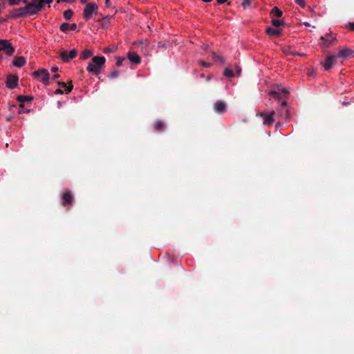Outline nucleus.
<instances>
[{"label":"nucleus","mask_w":354,"mask_h":354,"mask_svg":"<svg viewBox=\"0 0 354 354\" xmlns=\"http://www.w3.org/2000/svg\"><path fill=\"white\" fill-rule=\"evenodd\" d=\"M266 32L270 37H279L281 35V30L274 29L271 27L267 28L266 30Z\"/></svg>","instance_id":"18"},{"label":"nucleus","mask_w":354,"mask_h":354,"mask_svg":"<svg viewBox=\"0 0 354 354\" xmlns=\"http://www.w3.org/2000/svg\"><path fill=\"white\" fill-rule=\"evenodd\" d=\"M223 75L228 77H234V73L232 71V69L229 68H226L225 69V71H223Z\"/></svg>","instance_id":"29"},{"label":"nucleus","mask_w":354,"mask_h":354,"mask_svg":"<svg viewBox=\"0 0 354 354\" xmlns=\"http://www.w3.org/2000/svg\"><path fill=\"white\" fill-rule=\"evenodd\" d=\"M153 127L155 131L158 132H162L165 130V124L161 120H156L153 123Z\"/></svg>","instance_id":"19"},{"label":"nucleus","mask_w":354,"mask_h":354,"mask_svg":"<svg viewBox=\"0 0 354 354\" xmlns=\"http://www.w3.org/2000/svg\"><path fill=\"white\" fill-rule=\"evenodd\" d=\"M20 2H23V3H24V4H26V5L28 4V1H27V0H20Z\"/></svg>","instance_id":"47"},{"label":"nucleus","mask_w":354,"mask_h":354,"mask_svg":"<svg viewBox=\"0 0 354 354\" xmlns=\"http://www.w3.org/2000/svg\"><path fill=\"white\" fill-rule=\"evenodd\" d=\"M77 51L75 49L68 53L66 50H59V58L64 63H68L77 57Z\"/></svg>","instance_id":"5"},{"label":"nucleus","mask_w":354,"mask_h":354,"mask_svg":"<svg viewBox=\"0 0 354 354\" xmlns=\"http://www.w3.org/2000/svg\"><path fill=\"white\" fill-rule=\"evenodd\" d=\"M32 75L35 79L41 83H44V68H40L33 72Z\"/></svg>","instance_id":"20"},{"label":"nucleus","mask_w":354,"mask_h":354,"mask_svg":"<svg viewBox=\"0 0 354 354\" xmlns=\"http://www.w3.org/2000/svg\"><path fill=\"white\" fill-rule=\"evenodd\" d=\"M91 55H92V52L91 50H83L82 54H80V59H88L89 57H91Z\"/></svg>","instance_id":"23"},{"label":"nucleus","mask_w":354,"mask_h":354,"mask_svg":"<svg viewBox=\"0 0 354 354\" xmlns=\"http://www.w3.org/2000/svg\"><path fill=\"white\" fill-rule=\"evenodd\" d=\"M88 0H80V2H82V3H85Z\"/></svg>","instance_id":"49"},{"label":"nucleus","mask_w":354,"mask_h":354,"mask_svg":"<svg viewBox=\"0 0 354 354\" xmlns=\"http://www.w3.org/2000/svg\"><path fill=\"white\" fill-rule=\"evenodd\" d=\"M296 4L300 6V7L304 8L305 6L304 0H295Z\"/></svg>","instance_id":"33"},{"label":"nucleus","mask_w":354,"mask_h":354,"mask_svg":"<svg viewBox=\"0 0 354 354\" xmlns=\"http://www.w3.org/2000/svg\"><path fill=\"white\" fill-rule=\"evenodd\" d=\"M59 75L58 74L54 75L53 79H57Z\"/></svg>","instance_id":"48"},{"label":"nucleus","mask_w":354,"mask_h":354,"mask_svg":"<svg viewBox=\"0 0 354 354\" xmlns=\"http://www.w3.org/2000/svg\"><path fill=\"white\" fill-rule=\"evenodd\" d=\"M199 64L201 65H202L203 67H205V68H209L211 66V64L202 61V60L199 61Z\"/></svg>","instance_id":"36"},{"label":"nucleus","mask_w":354,"mask_h":354,"mask_svg":"<svg viewBox=\"0 0 354 354\" xmlns=\"http://www.w3.org/2000/svg\"><path fill=\"white\" fill-rule=\"evenodd\" d=\"M236 74L238 75H240V74H241V68L239 66L236 67Z\"/></svg>","instance_id":"43"},{"label":"nucleus","mask_w":354,"mask_h":354,"mask_svg":"<svg viewBox=\"0 0 354 354\" xmlns=\"http://www.w3.org/2000/svg\"><path fill=\"white\" fill-rule=\"evenodd\" d=\"M53 0H45L46 4L50 5L51 2H53Z\"/></svg>","instance_id":"46"},{"label":"nucleus","mask_w":354,"mask_h":354,"mask_svg":"<svg viewBox=\"0 0 354 354\" xmlns=\"http://www.w3.org/2000/svg\"><path fill=\"white\" fill-rule=\"evenodd\" d=\"M57 85H59V88H64V91L61 90V88H57L55 92V94H68L70 92H71V90L73 88V85L71 82H70V85L67 86L66 83L64 82H57Z\"/></svg>","instance_id":"12"},{"label":"nucleus","mask_w":354,"mask_h":354,"mask_svg":"<svg viewBox=\"0 0 354 354\" xmlns=\"http://www.w3.org/2000/svg\"><path fill=\"white\" fill-rule=\"evenodd\" d=\"M60 31L62 32L66 33L68 30L76 31L77 30V24H68V23H63L60 24L59 26Z\"/></svg>","instance_id":"14"},{"label":"nucleus","mask_w":354,"mask_h":354,"mask_svg":"<svg viewBox=\"0 0 354 354\" xmlns=\"http://www.w3.org/2000/svg\"><path fill=\"white\" fill-rule=\"evenodd\" d=\"M73 201V196L71 191L67 190L62 195V205L64 206L71 205Z\"/></svg>","instance_id":"15"},{"label":"nucleus","mask_w":354,"mask_h":354,"mask_svg":"<svg viewBox=\"0 0 354 354\" xmlns=\"http://www.w3.org/2000/svg\"><path fill=\"white\" fill-rule=\"evenodd\" d=\"M286 107V102L283 100L282 102H281V109H283Z\"/></svg>","instance_id":"41"},{"label":"nucleus","mask_w":354,"mask_h":354,"mask_svg":"<svg viewBox=\"0 0 354 354\" xmlns=\"http://www.w3.org/2000/svg\"><path fill=\"white\" fill-rule=\"evenodd\" d=\"M106 7H109L110 6V0H105Z\"/></svg>","instance_id":"44"},{"label":"nucleus","mask_w":354,"mask_h":354,"mask_svg":"<svg viewBox=\"0 0 354 354\" xmlns=\"http://www.w3.org/2000/svg\"><path fill=\"white\" fill-rule=\"evenodd\" d=\"M227 0H216L218 4L221 5L227 2Z\"/></svg>","instance_id":"42"},{"label":"nucleus","mask_w":354,"mask_h":354,"mask_svg":"<svg viewBox=\"0 0 354 354\" xmlns=\"http://www.w3.org/2000/svg\"><path fill=\"white\" fill-rule=\"evenodd\" d=\"M212 57L214 59V62H218L223 63L224 59L222 56L216 55L214 52L212 53Z\"/></svg>","instance_id":"28"},{"label":"nucleus","mask_w":354,"mask_h":354,"mask_svg":"<svg viewBox=\"0 0 354 354\" xmlns=\"http://www.w3.org/2000/svg\"><path fill=\"white\" fill-rule=\"evenodd\" d=\"M57 70H58L57 67H53V68H51V71L53 73L57 72Z\"/></svg>","instance_id":"45"},{"label":"nucleus","mask_w":354,"mask_h":354,"mask_svg":"<svg viewBox=\"0 0 354 354\" xmlns=\"http://www.w3.org/2000/svg\"><path fill=\"white\" fill-rule=\"evenodd\" d=\"M75 0H56L57 3H59L60 2H75Z\"/></svg>","instance_id":"40"},{"label":"nucleus","mask_w":354,"mask_h":354,"mask_svg":"<svg viewBox=\"0 0 354 354\" xmlns=\"http://www.w3.org/2000/svg\"><path fill=\"white\" fill-rule=\"evenodd\" d=\"M214 110L218 114H223L226 111V104L222 100H218L214 104Z\"/></svg>","instance_id":"13"},{"label":"nucleus","mask_w":354,"mask_h":354,"mask_svg":"<svg viewBox=\"0 0 354 354\" xmlns=\"http://www.w3.org/2000/svg\"><path fill=\"white\" fill-rule=\"evenodd\" d=\"M202 1H203L205 2H210V1H212V0H202Z\"/></svg>","instance_id":"51"},{"label":"nucleus","mask_w":354,"mask_h":354,"mask_svg":"<svg viewBox=\"0 0 354 354\" xmlns=\"http://www.w3.org/2000/svg\"><path fill=\"white\" fill-rule=\"evenodd\" d=\"M250 5V0H243L242 2V6L243 7V8H246L249 7Z\"/></svg>","instance_id":"34"},{"label":"nucleus","mask_w":354,"mask_h":354,"mask_svg":"<svg viewBox=\"0 0 354 354\" xmlns=\"http://www.w3.org/2000/svg\"><path fill=\"white\" fill-rule=\"evenodd\" d=\"M113 51H114L113 48H104V49H103V53H112Z\"/></svg>","instance_id":"38"},{"label":"nucleus","mask_w":354,"mask_h":354,"mask_svg":"<svg viewBox=\"0 0 354 354\" xmlns=\"http://www.w3.org/2000/svg\"><path fill=\"white\" fill-rule=\"evenodd\" d=\"M48 79H49V73L47 71H46V72H45L46 85L48 84Z\"/></svg>","instance_id":"39"},{"label":"nucleus","mask_w":354,"mask_h":354,"mask_svg":"<svg viewBox=\"0 0 354 354\" xmlns=\"http://www.w3.org/2000/svg\"><path fill=\"white\" fill-rule=\"evenodd\" d=\"M276 112L274 111H270L269 113L263 112L260 113L261 118H263V124L270 126L274 122V115Z\"/></svg>","instance_id":"6"},{"label":"nucleus","mask_w":354,"mask_h":354,"mask_svg":"<svg viewBox=\"0 0 354 354\" xmlns=\"http://www.w3.org/2000/svg\"><path fill=\"white\" fill-rule=\"evenodd\" d=\"M128 59L130 60L131 62L138 64L140 63V56L134 52H129L128 53Z\"/></svg>","instance_id":"16"},{"label":"nucleus","mask_w":354,"mask_h":354,"mask_svg":"<svg viewBox=\"0 0 354 354\" xmlns=\"http://www.w3.org/2000/svg\"><path fill=\"white\" fill-rule=\"evenodd\" d=\"M281 92V93H280ZM279 91H272L271 94L274 97L278 98H286L288 95L289 92L287 89L283 88Z\"/></svg>","instance_id":"17"},{"label":"nucleus","mask_w":354,"mask_h":354,"mask_svg":"<svg viewBox=\"0 0 354 354\" xmlns=\"http://www.w3.org/2000/svg\"><path fill=\"white\" fill-rule=\"evenodd\" d=\"M347 28L351 31H354V22H349L347 24Z\"/></svg>","instance_id":"37"},{"label":"nucleus","mask_w":354,"mask_h":354,"mask_svg":"<svg viewBox=\"0 0 354 354\" xmlns=\"http://www.w3.org/2000/svg\"><path fill=\"white\" fill-rule=\"evenodd\" d=\"M10 109H17L19 114H21V113L25 112V111H24V107H23L22 104H20L19 107H17L16 105H12L10 106Z\"/></svg>","instance_id":"30"},{"label":"nucleus","mask_w":354,"mask_h":354,"mask_svg":"<svg viewBox=\"0 0 354 354\" xmlns=\"http://www.w3.org/2000/svg\"><path fill=\"white\" fill-rule=\"evenodd\" d=\"M304 26H306V27H308V26H310V25H309V24H308V23H307V22H304Z\"/></svg>","instance_id":"50"},{"label":"nucleus","mask_w":354,"mask_h":354,"mask_svg":"<svg viewBox=\"0 0 354 354\" xmlns=\"http://www.w3.org/2000/svg\"><path fill=\"white\" fill-rule=\"evenodd\" d=\"M111 16L107 15L102 19L97 20V21L102 23L103 28L106 27L109 24V21L111 18Z\"/></svg>","instance_id":"25"},{"label":"nucleus","mask_w":354,"mask_h":354,"mask_svg":"<svg viewBox=\"0 0 354 354\" xmlns=\"http://www.w3.org/2000/svg\"><path fill=\"white\" fill-rule=\"evenodd\" d=\"M72 16L73 11L71 9H68L63 12V17H64L65 20H71Z\"/></svg>","instance_id":"27"},{"label":"nucleus","mask_w":354,"mask_h":354,"mask_svg":"<svg viewBox=\"0 0 354 354\" xmlns=\"http://www.w3.org/2000/svg\"><path fill=\"white\" fill-rule=\"evenodd\" d=\"M0 50H3L6 54L11 55L14 53V48L8 40L0 39Z\"/></svg>","instance_id":"8"},{"label":"nucleus","mask_w":354,"mask_h":354,"mask_svg":"<svg viewBox=\"0 0 354 354\" xmlns=\"http://www.w3.org/2000/svg\"><path fill=\"white\" fill-rule=\"evenodd\" d=\"M29 15L23 8H15L10 12L11 18H26Z\"/></svg>","instance_id":"10"},{"label":"nucleus","mask_w":354,"mask_h":354,"mask_svg":"<svg viewBox=\"0 0 354 354\" xmlns=\"http://www.w3.org/2000/svg\"><path fill=\"white\" fill-rule=\"evenodd\" d=\"M271 24H272V26H274L275 28H278V27L283 26L284 25V21L283 19H272L271 20Z\"/></svg>","instance_id":"24"},{"label":"nucleus","mask_w":354,"mask_h":354,"mask_svg":"<svg viewBox=\"0 0 354 354\" xmlns=\"http://www.w3.org/2000/svg\"><path fill=\"white\" fill-rule=\"evenodd\" d=\"M21 0H8V4L10 6L19 5Z\"/></svg>","instance_id":"32"},{"label":"nucleus","mask_w":354,"mask_h":354,"mask_svg":"<svg viewBox=\"0 0 354 354\" xmlns=\"http://www.w3.org/2000/svg\"><path fill=\"white\" fill-rule=\"evenodd\" d=\"M335 57H337V59H350L351 57H354V51L348 48H344L338 52L337 55H334Z\"/></svg>","instance_id":"7"},{"label":"nucleus","mask_w":354,"mask_h":354,"mask_svg":"<svg viewBox=\"0 0 354 354\" xmlns=\"http://www.w3.org/2000/svg\"><path fill=\"white\" fill-rule=\"evenodd\" d=\"M120 72H118L117 70H114L109 75V77L111 79H114L118 76V74Z\"/></svg>","instance_id":"31"},{"label":"nucleus","mask_w":354,"mask_h":354,"mask_svg":"<svg viewBox=\"0 0 354 354\" xmlns=\"http://www.w3.org/2000/svg\"><path fill=\"white\" fill-rule=\"evenodd\" d=\"M105 62L106 59L104 57H94L91 58V61L87 66V71L96 75H98L104 68Z\"/></svg>","instance_id":"1"},{"label":"nucleus","mask_w":354,"mask_h":354,"mask_svg":"<svg viewBox=\"0 0 354 354\" xmlns=\"http://www.w3.org/2000/svg\"><path fill=\"white\" fill-rule=\"evenodd\" d=\"M270 15L274 16L277 18H280L281 16H283V11L281 10L280 8H279L277 6H274L273 8H272Z\"/></svg>","instance_id":"22"},{"label":"nucleus","mask_w":354,"mask_h":354,"mask_svg":"<svg viewBox=\"0 0 354 354\" xmlns=\"http://www.w3.org/2000/svg\"><path fill=\"white\" fill-rule=\"evenodd\" d=\"M4 1H5V0H0V2H3V3Z\"/></svg>","instance_id":"52"},{"label":"nucleus","mask_w":354,"mask_h":354,"mask_svg":"<svg viewBox=\"0 0 354 354\" xmlns=\"http://www.w3.org/2000/svg\"><path fill=\"white\" fill-rule=\"evenodd\" d=\"M97 6L95 3H88L86 5L84 10H83V18L86 20H89L92 15L97 14Z\"/></svg>","instance_id":"4"},{"label":"nucleus","mask_w":354,"mask_h":354,"mask_svg":"<svg viewBox=\"0 0 354 354\" xmlns=\"http://www.w3.org/2000/svg\"><path fill=\"white\" fill-rule=\"evenodd\" d=\"M17 83H19V77L16 75H10L7 77V80H6L7 88L15 89L17 88Z\"/></svg>","instance_id":"9"},{"label":"nucleus","mask_w":354,"mask_h":354,"mask_svg":"<svg viewBox=\"0 0 354 354\" xmlns=\"http://www.w3.org/2000/svg\"><path fill=\"white\" fill-rule=\"evenodd\" d=\"M125 60L124 57H119L116 62V66H120L122 65V62Z\"/></svg>","instance_id":"35"},{"label":"nucleus","mask_w":354,"mask_h":354,"mask_svg":"<svg viewBox=\"0 0 354 354\" xmlns=\"http://www.w3.org/2000/svg\"><path fill=\"white\" fill-rule=\"evenodd\" d=\"M44 7V0H32L30 3L23 7L26 12L31 16L37 14Z\"/></svg>","instance_id":"2"},{"label":"nucleus","mask_w":354,"mask_h":354,"mask_svg":"<svg viewBox=\"0 0 354 354\" xmlns=\"http://www.w3.org/2000/svg\"><path fill=\"white\" fill-rule=\"evenodd\" d=\"M320 41V46L322 47V48H328L335 45L336 39L333 36L332 32H328L326 33L325 36L321 37Z\"/></svg>","instance_id":"3"},{"label":"nucleus","mask_w":354,"mask_h":354,"mask_svg":"<svg viewBox=\"0 0 354 354\" xmlns=\"http://www.w3.org/2000/svg\"><path fill=\"white\" fill-rule=\"evenodd\" d=\"M337 57L333 55L327 56L325 63L323 64L324 68L326 71H329L337 62Z\"/></svg>","instance_id":"11"},{"label":"nucleus","mask_w":354,"mask_h":354,"mask_svg":"<svg viewBox=\"0 0 354 354\" xmlns=\"http://www.w3.org/2000/svg\"><path fill=\"white\" fill-rule=\"evenodd\" d=\"M26 64V59L24 57H18L13 61V65L17 67H22Z\"/></svg>","instance_id":"21"},{"label":"nucleus","mask_w":354,"mask_h":354,"mask_svg":"<svg viewBox=\"0 0 354 354\" xmlns=\"http://www.w3.org/2000/svg\"><path fill=\"white\" fill-rule=\"evenodd\" d=\"M17 99H18L19 103L28 102L32 100V97L28 95H19Z\"/></svg>","instance_id":"26"}]
</instances>
